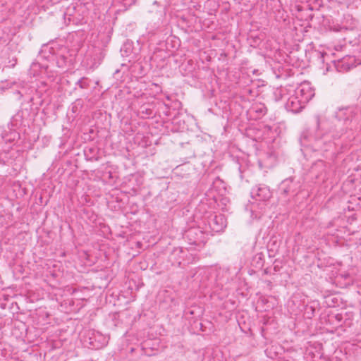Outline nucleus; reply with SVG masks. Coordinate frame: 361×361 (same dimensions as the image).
Instances as JSON below:
<instances>
[{"instance_id":"nucleus-1","label":"nucleus","mask_w":361,"mask_h":361,"mask_svg":"<svg viewBox=\"0 0 361 361\" xmlns=\"http://www.w3.org/2000/svg\"><path fill=\"white\" fill-rule=\"evenodd\" d=\"M250 212L253 218H260L267 205L266 202L271 197L269 188L265 185H258L251 190Z\"/></svg>"},{"instance_id":"nucleus-2","label":"nucleus","mask_w":361,"mask_h":361,"mask_svg":"<svg viewBox=\"0 0 361 361\" xmlns=\"http://www.w3.org/2000/svg\"><path fill=\"white\" fill-rule=\"evenodd\" d=\"M290 93L295 94L302 102L306 104L314 97V90L309 82H303L295 89L290 87Z\"/></svg>"},{"instance_id":"nucleus-3","label":"nucleus","mask_w":361,"mask_h":361,"mask_svg":"<svg viewBox=\"0 0 361 361\" xmlns=\"http://www.w3.org/2000/svg\"><path fill=\"white\" fill-rule=\"evenodd\" d=\"M207 231H203L200 228H190L185 232L186 238L190 244L199 245L207 241Z\"/></svg>"},{"instance_id":"nucleus-4","label":"nucleus","mask_w":361,"mask_h":361,"mask_svg":"<svg viewBox=\"0 0 361 361\" xmlns=\"http://www.w3.org/2000/svg\"><path fill=\"white\" fill-rule=\"evenodd\" d=\"M208 226L213 232L222 231L226 226V219L223 214H212L208 219Z\"/></svg>"},{"instance_id":"nucleus-5","label":"nucleus","mask_w":361,"mask_h":361,"mask_svg":"<svg viewBox=\"0 0 361 361\" xmlns=\"http://www.w3.org/2000/svg\"><path fill=\"white\" fill-rule=\"evenodd\" d=\"M286 99L287 101L285 105L286 109L288 111H292L293 113L299 112L306 105L305 103L302 102V101L299 99L293 93H289V97H287Z\"/></svg>"},{"instance_id":"nucleus-6","label":"nucleus","mask_w":361,"mask_h":361,"mask_svg":"<svg viewBox=\"0 0 361 361\" xmlns=\"http://www.w3.org/2000/svg\"><path fill=\"white\" fill-rule=\"evenodd\" d=\"M335 66L339 72L348 71L352 68L356 66L355 58L351 56L344 57L339 61Z\"/></svg>"},{"instance_id":"nucleus-7","label":"nucleus","mask_w":361,"mask_h":361,"mask_svg":"<svg viewBox=\"0 0 361 361\" xmlns=\"http://www.w3.org/2000/svg\"><path fill=\"white\" fill-rule=\"evenodd\" d=\"M104 57V54L103 52L100 49H96L94 51V57L87 59V61H90L87 62V65L90 66V68H94L100 64Z\"/></svg>"},{"instance_id":"nucleus-8","label":"nucleus","mask_w":361,"mask_h":361,"mask_svg":"<svg viewBox=\"0 0 361 361\" xmlns=\"http://www.w3.org/2000/svg\"><path fill=\"white\" fill-rule=\"evenodd\" d=\"M280 190L281 193L287 195L295 192L294 183L291 179H286L281 183Z\"/></svg>"},{"instance_id":"nucleus-9","label":"nucleus","mask_w":361,"mask_h":361,"mask_svg":"<svg viewBox=\"0 0 361 361\" xmlns=\"http://www.w3.org/2000/svg\"><path fill=\"white\" fill-rule=\"evenodd\" d=\"M97 338H98L99 341H100V343L98 345H94V341H92L93 338H90V343L92 345L93 348H100L105 346L107 344V343H108L107 338H106L102 335H99L98 333L97 334L94 335V339L96 340Z\"/></svg>"},{"instance_id":"nucleus-10","label":"nucleus","mask_w":361,"mask_h":361,"mask_svg":"<svg viewBox=\"0 0 361 361\" xmlns=\"http://www.w3.org/2000/svg\"><path fill=\"white\" fill-rule=\"evenodd\" d=\"M289 93H290V87L289 88L281 87L279 89H277L274 92L275 99L278 101V100L286 99V96L287 94H289Z\"/></svg>"},{"instance_id":"nucleus-11","label":"nucleus","mask_w":361,"mask_h":361,"mask_svg":"<svg viewBox=\"0 0 361 361\" xmlns=\"http://www.w3.org/2000/svg\"><path fill=\"white\" fill-rule=\"evenodd\" d=\"M183 252V250L181 247H176L175 248L171 255V260H172L173 258L176 259V262L178 265H180L181 261L180 259L182 257L180 255Z\"/></svg>"},{"instance_id":"nucleus-12","label":"nucleus","mask_w":361,"mask_h":361,"mask_svg":"<svg viewBox=\"0 0 361 361\" xmlns=\"http://www.w3.org/2000/svg\"><path fill=\"white\" fill-rule=\"evenodd\" d=\"M42 72L41 66L38 63H32L30 68V73L34 77L39 75Z\"/></svg>"},{"instance_id":"nucleus-13","label":"nucleus","mask_w":361,"mask_h":361,"mask_svg":"<svg viewBox=\"0 0 361 361\" xmlns=\"http://www.w3.org/2000/svg\"><path fill=\"white\" fill-rule=\"evenodd\" d=\"M77 85H78V86L80 87V88H87L90 85V83H89V81H88V79L86 78H82L81 79H80L78 82H77Z\"/></svg>"},{"instance_id":"nucleus-14","label":"nucleus","mask_w":361,"mask_h":361,"mask_svg":"<svg viewBox=\"0 0 361 361\" xmlns=\"http://www.w3.org/2000/svg\"><path fill=\"white\" fill-rule=\"evenodd\" d=\"M314 313V308L312 306H307L305 309V314L308 318H311Z\"/></svg>"},{"instance_id":"nucleus-15","label":"nucleus","mask_w":361,"mask_h":361,"mask_svg":"<svg viewBox=\"0 0 361 361\" xmlns=\"http://www.w3.org/2000/svg\"><path fill=\"white\" fill-rule=\"evenodd\" d=\"M322 140H319V139H317L315 140V143H314V150H318L319 149H324V150H328L327 148H324V149H322V146H321V144H322Z\"/></svg>"},{"instance_id":"nucleus-16","label":"nucleus","mask_w":361,"mask_h":361,"mask_svg":"<svg viewBox=\"0 0 361 361\" xmlns=\"http://www.w3.org/2000/svg\"><path fill=\"white\" fill-rule=\"evenodd\" d=\"M256 112H259L260 115H265L267 113V109L264 106H261L255 110Z\"/></svg>"},{"instance_id":"nucleus-17","label":"nucleus","mask_w":361,"mask_h":361,"mask_svg":"<svg viewBox=\"0 0 361 361\" xmlns=\"http://www.w3.org/2000/svg\"><path fill=\"white\" fill-rule=\"evenodd\" d=\"M218 183H224V182L219 177L216 178L215 180L213 182L214 187H215Z\"/></svg>"},{"instance_id":"nucleus-18","label":"nucleus","mask_w":361,"mask_h":361,"mask_svg":"<svg viewBox=\"0 0 361 361\" xmlns=\"http://www.w3.org/2000/svg\"><path fill=\"white\" fill-rule=\"evenodd\" d=\"M355 345L357 348H361V341H359Z\"/></svg>"},{"instance_id":"nucleus-19","label":"nucleus","mask_w":361,"mask_h":361,"mask_svg":"<svg viewBox=\"0 0 361 361\" xmlns=\"http://www.w3.org/2000/svg\"><path fill=\"white\" fill-rule=\"evenodd\" d=\"M305 138H306L305 136H303V137L301 140V145L302 146L305 145V144L304 143V140H305Z\"/></svg>"}]
</instances>
